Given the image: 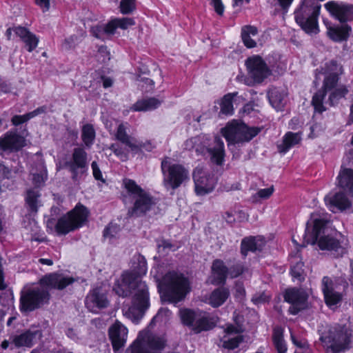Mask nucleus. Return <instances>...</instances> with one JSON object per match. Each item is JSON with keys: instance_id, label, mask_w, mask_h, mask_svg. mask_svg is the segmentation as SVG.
Masks as SVG:
<instances>
[{"instance_id": "15", "label": "nucleus", "mask_w": 353, "mask_h": 353, "mask_svg": "<svg viewBox=\"0 0 353 353\" xmlns=\"http://www.w3.org/2000/svg\"><path fill=\"white\" fill-rule=\"evenodd\" d=\"M194 190L196 195L204 196L210 193L214 188L216 180L213 176L208 174L202 168L197 167L193 172Z\"/></svg>"}, {"instance_id": "21", "label": "nucleus", "mask_w": 353, "mask_h": 353, "mask_svg": "<svg viewBox=\"0 0 353 353\" xmlns=\"http://www.w3.org/2000/svg\"><path fill=\"white\" fill-rule=\"evenodd\" d=\"M128 329L121 322L117 321L109 328V336L114 351L124 347L128 339Z\"/></svg>"}, {"instance_id": "9", "label": "nucleus", "mask_w": 353, "mask_h": 353, "mask_svg": "<svg viewBox=\"0 0 353 353\" xmlns=\"http://www.w3.org/2000/svg\"><path fill=\"white\" fill-rule=\"evenodd\" d=\"M123 185L129 196L134 200L132 213L137 215L145 214L155 205V199L134 181L125 179L123 181Z\"/></svg>"}, {"instance_id": "36", "label": "nucleus", "mask_w": 353, "mask_h": 353, "mask_svg": "<svg viewBox=\"0 0 353 353\" xmlns=\"http://www.w3.org/2000/svg\"><path fill=\"white\" fill-rule=\"evenodd\" d=\"M161 101L156 98L143 99L137 101L132 107L134 111H151L157 108Z\"/></svg>"}, {"instance_id": "30", "label": "nucleus", "mask_w": 353, "mask_h": 353, "mask_svg": "<svg viewBox=\"0 0 353 353\" xmlns=\"http://www.w3.org/2000/svg\"><path fill=\"white\" fill-rule=\"evenodd\" d=\"M265 243V239L262 236L245 238L241 242V253L245 256L248 252L261 250Z\"/></svg>"}, {"instance_id": "2", "label": "nucleus", "mask_w": 353, "mask_h": 353, "mask_svg": "<svg viewBox=\"0 0 353 353\" xmlns=\"http://www.w3.org/2000/svg\"><path fill=\"white\" fill-rule=\"evenodd\" d=\"M342 72V66L334 61H330L325 63L321 71L316 74V79L323 77L322 89L312 97V103L316 112H324L326 110L325 104L334 105L347 94L348 90L346 86L338 85L339 76Z\"/></svg>"}, {"instance_id": "53", "label": "nucleus", "mask_w": 353, "mask_h": 353, "mask_svg": "<svg viewBox=\"0 0 353 353\" xmlns=\"http://www.w3.org/2000/svg\"><path fill=\"white\" fill-rule=\"evenodd\" d=\"M105 33L108 35L114 34L118 28L116 19H112L106 25L104 26Z\"/></svg>"}, {"instance_id": "47", "label": "nucleus", "mask_w": 353, "mask_h": 353, "mask_svg": "<svg viewBox=\"0 0 353 353\" xmlns=\"http://www.w3.org/2000/svg\"><path fill=\"white\" fill-rule=\"evenodd\" d=\"M119 231V227L117 224L110 223L104 230L103 236L106 239L114 237Z\"/></svg>"}, {"instance_id": "8", "label": "nucleus", "mask_w": 353, "mask_h": 353, "mask_svg": "<svg viewBox=\"0 0 353 353\" xmlns=\"http://www.w3.org/2000/svg\"><path fill=\"white\" fill-rule=\"evenodd\" d=\"M165 345L164 336L152 332L148 327L139 332L125 353H160Z\"/></svg>"}, {"instance_id": "16", "label": "nucleus", "mask_w": 353, "mask_h": 353, "mask_svg": "<svg viewBox=\"0 0 353 353\" xmlns=\"http://www.w3.org/2000/svg\"><path fill=\"white\" fill-rule=\"evenodd\" d=\"M245 65L250 77L257 83L262 82L271 73L266 63L258 55L249 57L245 61Z\"/></svg>"}, {"instance_id": "62", "label": "nucleus", "mask_w": 353, "mask_h": 353, "mask_svg": "<svg viewBox=\"0 0 353 353\" xmlns=\"http://www.w3.org/2000/svg\"><path fill=\"white\" fill-rule=\"evenodd\" d=\"M277 1H278V3H279V6L284 12H288L289 8L291 6L292 2L294 1V0H277Z\"/></svg>"}, {"instance_id": "19", "label": "nucleus", "mask_w": 353, "mask_h": 353, "mask_svg": "<svg viewBox=\"0 0 353 353\" xmlns=\"http://www.w3.org/2000/svg\"><path fill=\"white\" fill-rule=\"evenodd\" d=\"M27 145L23 136L16 132L9 131L0 138V150L4 152H16Z\"/></svg>"}, {"instance_id": "28", "label": "nucleus", "mask_w": 353, "mask_h": 353, "mask_svg": "<svg viewBox=\"0 0 353 353\" xmlns=\"http://www.w3.org/2000/svg\"><path fill=\"white\" fill-rule=\"evenodd\" d=\"M327 34L329 37L336 42L345 41L352 32V28L347 24H343L336 26L327 27Z\"/></svg>"}, {"instance_id": "29", "label": "nucleus", "mask_w": 353, "mask_h": 353, "mask_svg": "<svg viewBox=\"0 0 353 353\" xmlns=\"http://www.w3.org/2000/svg\"><path fill=\"white\" fill-rule=\"evenodd\" d=\"M228 271L223 261H214L212 266V283L215 285L223 283L228 275Z\"/></svg>"}, {"instance_id": "5", "label": "nucleus", "mask_w": 353, "mask_h": 353, "mask_svg": "<svg viewBox=\"0 0 353 353\" xmlns=\"http://www.w3.org/2000/svg\"><path fill=\"white\" fill-rule=\"evenodd\" d=\"M158 285L164 288L166 299L174 303L184 299L191 289L188 279L182 273L174 271L168 272Z\"/></svg>"}, {"instance_id": "64", "label": "nucleus", "mask_w": 353, "mask_h": 353, "mask_svg": "<svg viewBox=\"0 0 353 353\" xmlns=\"http://www.w3.org/2000/svg\"><path fill=\"white\" fill-rule=\"evenodd\" d=\"M66 335L72 340H77L78 339L77 332L72 328L67 330Z\"/></svg>"}, {"instance_id": "12", "label": "nucleus", "mask_w": 353, "mask_h": 353, "mask_svg": "<svg viewBox=\"0 0 353 353\" xmlns=\"http://www.w3.org/2000/svg\"><path fill=\"white\" fill-rule=\"evenodd\" d=\"M221 132L230 145L232 143L250 141L259 133L260 128L248 127L243 123L232 121L223 128Z\"/></svg>"}, {"instance_id": "6", "label": "nucleus", "mask_w": 353, "mask_h": 353, "mask_svg": "<svg viewBox=\"0 0 353 353\" xmlns=\"http://www.w3.org/2000/svg\"><path fill=\"white\" fill-rule=\"evenodd\" d=\"M162 183L168 191L174 192L181 186L185 185L190 180L189 170L170 158L161 161Z\"/></svg>"}, {"instance_id": "14", "label": "nucleus", "mask_w": 353, "mask_h": 353, "mask_svg": "<svg viewBox=\"0 0 353 353\" xmlns=\"http://www.w3.org/2000/svg\"><path fill=\"white\" fill-rule=\"evenodd\" d=\"M324 8L331 17L341 23L353 19L352 4L339 1H329L324 4Z\"/></svg>"}, {"instance_id": "27", "label": "nucleus", "mask_w": 353, "mask_h": 353, "mask_svg": "<svg viewBox=\"0 0 353 353\" xmlns=\"http://www.w3.org/2000/svg\"><path fill=\"white\" fill-rule=\"evenodd\" d=\"M337 185L353 196V170L343 168L336 178Z\"/></svg>"}, {"instance_id": "33", "label": "nucleus", "mask_w": 353, "mask_h": 353, "mask_svg": "<svg viewBox=\"0 0 353 353\" xmlns=\"http://www.w3.org/2000/svg\"><path fill=\"white\" fill-rule=\"evenodd\" d=\"M230 292L226 288H217L209 296L208 303L213 307H218L223 305L228 299Z\"/></svg>"}, {"instance_id": "55", "label": "nucleus", "mask_w": 353, "mask_h": 353, "mask_svg": "<svg viewBox=\"0 0 353 353\" xmlns=\"http://www.w3.org/2000/svg\"><path fill=\"white\" fill-rule=\"evenodd\" d=\"M291 339L292 341V343L296 345L297 347H299L302 348L301 351H296L294 353H310V350L306 347V344L305 342L298 341L292 333H291Z\"/></svg>"}, {"instance_id": "18", "label": "nucleus", "mask_w": 353, "mask_h": 353, "mask_svg": "<svg viewBox=\"0 0 353 353\" xmlns=\"http://www.w3.org/2000/svg\"><path fill=\"white\" fill-rule=\"evenodd\" d=\"M327 208L336 213L349 210L352 206L351 200L343 192L330 193L324 198Z\"/></svg>"}, {"instance_id": "49", "label": "nucleus", "mask_w": 353, "mask_h": 353, "mask_svg": "<svg viewBox=\"0 0 353 353\" xmlns=\"http://www.w3.org/2000/svg\"><path fill=\"white\" fill-rule=\"evenodd\" d=\"M118 28L125 30L129 27L134 25V21L131 18H116Z\"/></svg>"}, {"instance_id": "10", "label": "nucleus", "mask_w": 353, "mask_h": 353, "mask_svg": "<svg viewBox=\"0 0 353 353\" xmlns=\"http://www.w3.org/2000/svg\"><path fill=\"white\" fill-rule=\"evenodd\" d=\"M89 211L81 203L61 217L55 225L54 230L58 234H66L81 228L88 221Z\"/></svg>"}, {"instance_id": "40", "label": "nucleus", "mask_w": 353, "mask_h": 353, "mask_svg": "<svg viewBox=\"0 0 353 353\" xmlns=\"http://www.w3.org/2000/svg\"><path fill=\"white\" fill-rule=\"evenodd\" d=\"M199 312L200 311H194L190 309H181L179 314L183 323L193 330Z\"/></svg>"}, {"instance_id": "23", "label": "nucleus", "mask_w": 353, "mask_h": 353, "mask_svg": "<svg viewBox=\"0 0 353 353\" xmlns=\"http://www.w3.org/2000/svg\"><path fill=\"white\" fill-rule=\"evenodd\" d=\"M127 125V123H119L115 134L116 139L126 145L132 152L137 153L143 147V144L135 137L128 135L126 132Z\"/></svg>"}, {"instance_id": "44", "label": "nucleus", "mask_w": 353, "mask_h": 353, "mask_svg": "<svg viewBox=\"0 0 353 353\" xmlns=\"http://www.w3.org/2000/svg\"><path fill=\"white\" fill-rule=\"evenodd\" d=\"M273 187L259 190L255 194L252 195L251 200L252 202L257 203L260 200L268 199L273 193Z\"/></svg>"}, {"instance_id": "52", "label": "nucleus", "mask_w": 353, "mask_h": 353, "mask_svg": "<svg viewBox=\"0 0 353 353\" xmlns=\"http://www.w3.org/2000/svg\"><path fill=\"white\" fill-rule=\"evenodd\" d=\"M104 29V26L97 25L91 28V32L96 38L103 39L104 35L106 34Z\"/></svg>"}, {"instance_id": "46", "label": "nucleus", "mask_w": 353, "mask_h": 353, "mask_svg": "<svg viewBox=\"0 0 353 353\" xmlns=\"http://www.w3.org/2000/svg\"><path fill=\"white\" fill-rule=\"evenodd\" d=\"M39 196L37 191L28 190L26 196V202L32 211L37 210V198Z\"/></svg>"}, {"instance_id": "24", "label": "nucleus", "mask_w": 353, "mask_h": 353, "mask_svg": "<svg viewBox=\"0 0 353 353\" xmlns=\"http://www.w3.org/2000/svg\"><path fill=\"white\" fill-rule=\"evenodd\" d=\"M41 332L39 330H29L20 335L16 336L13 343L16 347H31L41 338Z\"/></svg>"}, {"instance_id": "41", "label": "nucleus", "mask_w": 353, "mask_h": 353, "mask_svg": "<svg viewBox=\"0 0 353 353\" xmlns=\"http://www.w3.org/2000/svg\"><path fill=\"white\" fill-rule=\"evenodd\" d=\"M82 140L86 146L90 147L92 145L95 138V131L90 124L83 125L82 128Z\"/></svg>"}, {"instance_id": "22", "label": "nucleus", "mask_w": 353, "mask_h": 353, "mask_svg": "<svg viewBox=\"0 0 353 353\" xmlns=\"http://www.w3.org/2000/svg\"><path fill=\"white\" fill-rule=\"evenodd\" d=\"M335 290H340L341 288L334 284L330 278L324 276L322 279V290L325 303L329 307L336 305L341 299V294Z\"/></svg>"}, {"instance_id": "31", "label": "nucleus", "mask_w": 353, "mask_h": 353, "mask_svg": "<svg viewBox=\"0 0 353 353\" xmlns=\"http://www.w3.org/2000/svg\"><path fill=\"white\" fill-rule=\"evenodd\" d=\"M301 140V134L299 132H287L281 143L278 145V150L281 153L285 154L293 146L299 144Z\"/></svg>"}, {"instance_id": "35", "label": "nucleus", "mask_w": 353, "mask_h": 353, "mask_svg": "<svg viewBox=\"0 0 353 353\" xmlns=\"http://www.w3.org/2000/svg\"><path fill=\"white\" fill-rule=\"evenodd\" d=\"M239 99L236 93L225 94L220 102L221 112L223 114L231 115L234 111V103Z\"/></svg>"}, {"instance_id": "58", "label": "nucleus", "mask_w": 353, "mask_h": 353, "mask_svg": "<svg viewBox=\"0 0 353 353\" xmlns=\"http://www.w3.org/2000/svg\"><path fill=\"white\" fill-rule=\"evenodd\" d=\"M91 167L92 170V174L95 179L104 182V179H103V174L97 163L95 161H93L92 163Z\"/></svg>"}, {"instance_id": "3", "label": "nucleus", "mask_w": 353, "mask_h": 353, "mask_svg": "<svg viewBox=\"0 0 353 353\" xmlns=\"http://www.w3.org/2000/svg\"><path fill=\"white\" fill-rule=\"evenodd\" d=\"M329 215L324 210L312 212L307 222L305 241L312 245L317 242L321 250L329 252L334 257L342 256L346 253L347 248L333 235L326 234L329 230Z\"/></svg>"}, {"instance_id": "45", "label": "nucleus", "mask_w": 353, "mask_h": 353, "mask_svg": "<svg viewBox=\"0 0 353 353\" xmlns=\"http://www.w3.org/2000/svg\"><path fill=\"white\" fill-rule=\"evenodd\" d=\"M171 314V312L168 308H161L152 319L150 325L156 322H166L170 318Z\"/></svg>"}, {"instance_id": "13", "label": "nucleus", "mask_w": 353, "mask_h": 353, "mask_svg": "<svg viewBox=\"0 0 353 353\" xmlns=\"http://www.w3.org/2000/svg\"><path fill=\"white\" fill-rule=\"evenodd\" d=\"M109 286L101 285L90 291L85 299L86 307L93 313H98L100 310L109 305L108 292Z\"/></svg>"}, {"instance_id": "56", "label": "nucleus", "mask_w": 353, "mask_h": 353, "mask_svg": "<svg viewBox=\"0 0 353 353\" xmlns=\"http://www.w3.org/2000/svg\"><path fill=\"white\" fill-rule=\"evenodd\" d=\"M32 174L33 183L36 186L41 185L46 179V174L44 171L40 174L32 173Z\"/></svg>"}, {"instance_id": "61", "label": "nucleus", "mask_w": 353, "mask_h": 353, "mask_svg": "<svg viewBox=\"0 0 353 353\" xmlns=\"http://www.w3.org/2000/svg\"><path fill=\"white\" fill-rule=\"evenodd\" d=\"M35 3L43 12L48 11L50 9V0H35Z\"/></svg>"}, {"instance_id": "60", "label": "nucleus", "mask_w": 353, "mask_h": 353, "mask_svg": "<svg viewBox=\"0 0 353 353\" xmlns=\"http://www.w3.org/2000/svg\"><path fill=\"white\" fill-rule=\"evenodd\" d=\"M172 245L168 241L162 240L158 244L159 252H163L172 249Z\"/></svg>"}, {"instance_id": "51", "label": "nucleus", "mask_w": 353, "mask_h": 353, "mask_svg": "<svg viewBox=\"0 0 353 353\" xmlns=\"http://www.w3.org/2000/svg\"><path fill=\"white\" fill-rule=\"evenodd\" d=\"M97 57L101 62L105 63L110 60V52L107 48L105 46H101L99 48Z\"/></svg>"}, {"instance_id": "4", "label": "nucleus", "mask_w": 353, "mask_h": 353, "mask_svg": "<svg viewBox=\"0 0 353 353\" xmlns=\"http://www.w3.org/2000/svg\"><path fill=\"white\" fill-rule=\"evenodd\" d=\"M74 281L70 276L56 273L49 274L40 279L39 283L25 292L21 297V310L32 311L48 303V290H62Z\"/></svg>"}, {"instance_id": "57", "label": "nucleus", "mask_w": 353, "mask_h": 353, "mask_svg": "<svg viewBox=\"0 0 353 353\" xmlns=\"http://www.w3.org/2000/svg\"><path fill=\"white\" fill-rule=\"evenodd\" d=\"M270 299V296L266 294L265 293H262L261 294H255L252 299V301L254 302V304H261L265 303L268 301Z\"/></svg>"}, {"instance_id": "20", "label": "nucleus", "mask_w": 353, "mask_h": 353, "mask_svg": "<svg viewBox=\"0 0 353 353\" xmlns=\"http://www.w3.org/2000/svg\"><path fill=\"white\" fill-rule=\"evenodd\" d=\"M243 331L241 326L236 321V325H228L224 330V335L221 339V345L228 350L237 347L243 341V337L239 334Z\"/></svg>"}, {"instance_id": "43", "label": "nucleus", "mask_w": 353, "mask_h": 353, "mask_svg": "<svg viewBox=\"0 0 353 353\" xmlns=\"http://www.w3.org/2000/svg\"><path fill=\"white\" fill-rule=\"evenodd\" d=\"M42 112H43V110L39 108L36 110H34L31 112H29V113L23 114V115H15L12 119V123L14 125H18L19 124L25 123L26 121L33 118L34 117L40 114Z\"/></svg>"}, {"instance_id": "34", "label": "nucleus", "mask_w": 353, "mask_h": 353, "mask_svg": "<svg viewBox=\"0 0 353 353\" xmlns=\"http://www.w3.org/2000/svg\"><path fill=\"white\" fill-rule=\"evenodd\" d=\"M215 324L213 319L210 318L205 312H199L193 330L196 332H200L203 330H208L212 329Z\"/></svg>"}, {"instance_id": "39", "label": "nucleus", "mask_w": 353, "mask_h": 353, "mask_svg": "<svg viewBox=\"0 0 353 353\" xmlns=\"http://www.w3.org/2000/svg\"><path fill=\"white\" fill-rule=\"evenodd\" d=\"M272 341L278 353H285L287 351L286 343L283 339V329L281 327L274 328Z\"/></svg>"}, {"instance_id": "25", "label": "nucleus", "mask_w": 353, "mask_h": 353, "mask_svg": "<svg viewBox=\"0 0 353 353\" xmlns=\"http://www.w3.org/2000/svg\"><path fill=\"white\" fill-rule=\"evenodd\" d=\"M86 153L81 148H75L72 154V159L68 163L70 171L77 176L79 172H82L86 168Z\"/></svg>"}, {"instance_id": "1", "label": "nucleus", "mask_w": 353, "mask_h": 353, "mask_svg": "<svg viewBox=\"0 0 353 353\" xmlns=\"http://www.w3.org/2000/svg\"><path fill=\"white\" fill-rule=\"evenodd\" d=\"M134 259L137 265L133 267L132 272H124L116 281L113 290L117 294L123 297L127 296L133 290L132 304L127 309L123 308V312L134 323H138L150 306V297L146 283L139 279L147 272L146 260L141 255Z\"/></svg>"}, {"instance_id": "54", "label": "nucleus", "mask_w": 353, "mask_h": 353, "mask_svg": "<svg viewBox=\"0 0 353 353\" xmlns=\"http://www.w3.org/2000/svg\"><path fill=\"white\" fill-rule=\"evenodd\" d=\"M244 271L245 270L243 269V266L241 265L238 264L230 268V270L228 271V275L231 278H235L239 276L240 274H243Z\"/></svg>"}, {"instance_id": "26", "label": "nucleus", "mask_w": 353, "mask_h": 353, "mask_svg": "<svg viewBox=\"0 0 353 353\" xmlns=\"http://www.w3.org/2000/svg\"><path fill=\"white\" fill-rule=\"evenodd\" d=\"M14 31V34L25 43L28 52H32L38 46L39 42V37L27 28L18 26Z\"/></svg>"}, {"instance_id": "32", "label": "nucleus", "mask_w": 353, "mask_h": 353, "mask_svg": "<svg viewBox=\"0 0 353 353\" xmlns=\"http://www.w3.org/2000/svg\"><path fill=\"white\" fill-rule=\"evenodd\" d=\"M285 95L283 90L276 88H271L268 94L270 104L277 111L281 110L283 108Z\"/></svg>"}, {"instance_id": "17", "label": "nucleus", "mask_w": 353, "mask_h": 353, "mask_svg": "<svg viewBox=\"0 0 353 353\" xmlns=\"http://www.w3.org/2000/svg\"><path fill=\"white\" fill-rule=\"evenodd\" d=\"M285 300L291 304L289 312L293 315L298 314L307 306V294L301 289L292 288L285 291Z\"/></svg>"}, {"instance_id": "7", "label": "nucleus", "mask_w": 353, "mask_h": 353, "mask_svg": "<svg viewBox=\"0 0 353 353\" xmlns=\"http://www.w3.org/2000/svg\"><path fill=\"white\" fill-rule=\"evenodd\" d=\"M208 137L203 134L188 139L184 143V148L191 150L195 149L197 152L203 153L206 150L210 156L212 162L221 165L224 160V143L220 137H216L214 140V146L208 144Z\"/></svg>"}, {"instance_id": "59", "label": "nucleus", "mask_w": 353, "mask_h": 353, "mask_svg": "<svg viewBox=\"0 0 353 353\" xmlns=\"http://www.w3.org/2000/svg\"><path fill=\"white\" fill-rule=\"evenodd\" d=\"M211 4L213 6L215 12L222 15L224 12V6L221 0H211Z\"/></svg>"}, {"instance_id": "11", "label": "nucleus", "mask_w": 353, "mask_h": 353, "mask_svg": "<svg viewBox=\"0 0 353 353\" xmlns=\"http://www.w3.org/2000/svg\"><path fill=\"white\" fill-rule=\"evenodd\" d=\"M352 336L350 325H345L333 328L330 331L328 336H323L321 339L323 342L327 353H338L350 347Z\"/></svg>"}, {"instance_id": "38", "label": "nucleus", "mask_w": 353, "mask_h": 353, "mask_svg": "<svg viewBox=\"0 0 353 353\" xmlns=\"http://www.w3.org/2000/svg\"><path fill=\"white\" fill-rule=\"evenodd\" d=\"M291 274L293 279L298 281H302L304 279V270L303 268V263L299 255L296 254L294 256H291Z\"/></svg>"}, {"instance_id": "48", "label": "nucleus", "mask_w": 353, "mask_h": 353, "mask_svg": "<svg viewBox=\"0 0 353 353\" xmlns=\"http://www.w3.org/2000/svg\"><path fill=\"white\" fill-rule=\"evenodd\" d=\"M135 0H121L120 3L121 12L123 14H128L134 9Z\"/></svg>"}, {"instance_id": "63", "label": "nucleus", "mask_w": 353, "mask_h": 353, "mask_svg": "<svg viewBox=\"0 0 353 353\" xmlns=\"http://www.w3.org/2000/svg\"><path fill=\"white\" fill-rule=\"evenodd\" d=\"M104 124L105 125V128L110 131L112 132L114 130V127L115 125H119L118 121L115 120H110V121H106L104 122Z\"/></svg>"}, {"instance_id": "42", "label": "nucleus", "mask_w": 353, "mask_h": 353, "mask_svg": "<svg viewBox=\"0 0 353 353\" xmlns=\"http://www.w3.org/2000/svg\"><path fill=\"white\" fill-rule=\"evenodd\" d=\"M227 221H243L248 220V214L246 212L241 209H235L233 211L226 212Z\"/></svg>"}, {"instance_id": "50", "label": "nucleus", "mask_w": 353, "mask_h": 353, "mask_svg": "<svg viewBox=\"0 0 353 353\" xmlns=\"http://www.w3.org/2000/svg\"><path fill=\"white\" fill-rule=\"evenodd\" d=\"M79 43V38L75 36H70L65 39L62 43V48L68 50L74 48Z\"/></svg>"}, {"instance_id": "37", "label": "nucleus", "mask_w": 353, "mask_h": 353, "mask_svg": "<svg viewBox=\"0 0 353 353\" xmlns=\"http://www.w3.org/2000/svg\"><path fill=\"white\" fill-rule=\"evenodd\" d=\"M257 36V29L253 26H245L242 28L241 37L247 48H252L256 46L255 37Z\"/></svg>"}]
</instances>
